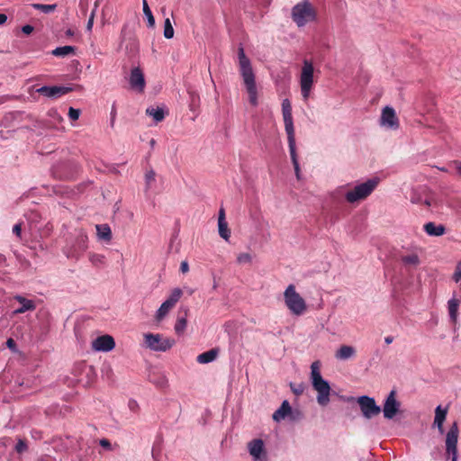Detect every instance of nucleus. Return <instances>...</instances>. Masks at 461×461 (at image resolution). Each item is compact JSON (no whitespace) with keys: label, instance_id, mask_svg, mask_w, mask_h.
<instances>
[{"label":"nucleus","instance_id":"nucleus-24","mask_svg":"<svg viewBox=\"0 0 461 461\" xmlns=\"http://www.w3.org/2000/svg\"><path fill=\"white\" fill-rule=\"evenodd\" d=\"M95 229L99 240H104L106 242L111 241L113 235L111 228L108 224H97Z\"/></svg>","mask_w":461,"mask_h":461},{"label":"nucleus","instance_id":"nucleus-41","mask_svg":"<svg viewBox=\"0 0 461 461\" xmlns=\"http://www.w3.org/2000/svg\"><path fill=\"white\" fill-rule=\"evenodd\" d=\"M99 445L106 451H113L118 444L113 445L111 441L107 438H101L99 440Z\"/></svg>","mask_w":461,"mask_h":461},{"label":"nucleus","instance_id":"nucleus-46","mask_svg":"<svg viewBox=\"0 0 461 461\" xmlns=\"http://www.w3.org/2000/svg\"><path fill=\"white\" fill-rule=\"evenodd\" d=\"M290 386H291V389L294 392V393L296 395L302 394L304 391V386L303 384H291Z\"/></svg>","mask_w":461,"mask_h":461},{"label":"nucleus","instance_id":"nucleus-37","mask_svg":"<svg viewBox=\"0 0 461 461\" xmlns=\"http://www.w3.org/2000/svg\"><path fill=\"white\" fill-rule=\"evenodd\" d=\"M89 260L95 266H101V265L104 264L105 258L104 255H101V254L90 253Z\"/></svg>","mask_w":461,"mask_h":461},{"label":"nucleus","instance_id":"nucleus-44","mask_svg":"<svg viewBox=\"0 0 461 461\" xmlns=\"http://www.w3.org/2000/svg\"><path fill=\"white\" fill-rule=\"evenodd\" d=\"M452 278L456 283H461V261L457 263Z\"/></svg>","mask_w":461,"mask_h":461},{"label":"nucleus","instance_id":"nucleus-28","mask_svg":"<svg viewBox=\"0 0 461 461\" xmlns=\"http://www.w3.org/2000/svg\"><path fill=\"white\" fill-rule=\"evenodd\" d=\"M146 113L149 116H151L154 119V121L157 122L163 121L165 118L164 110L162 108H158H158L149 107L146 110Z\"/></svg>","mask_w":461,"mask_h":461},{"label":"nucleus","instance_id":"nucleus-26","mask_svg":"<svg viewBox=\"0 0 461 461\" xmlns=\"http://www.w3.org/2000/svg\"><path fill=\"white\" fill-rule=\"evenodd\" d=\"M461 303V300L456 298V296H453L448 302V313L451 321L453 322L456 321L457 314H458V307Z\"/></svg>","mask_w":461,"mask_h":461},{"label":"nucleus","instance_id":"nucleus-17","mask_svg":"<svg viewBox=\"0 0 461 461\" xmlns=\"http://www.w3.org/2000/svg\"><path fill=\"white\" fill-rule=\"evenodd\" d=\"M14 300L20 303V306L14 310V314H22L36 308L34 301L26 299L22 295L14 296Z\"/></svg>","mask_w":461,"mask_h":461},{"label":"nucleus","instance_id":"nucleus-61","mask_svg":"<svg viewBox=\"0 0 461 461\" xmlns=\"http://www.w3.org/2000/svg\"><path fill=\"white\" fill-rule=\"evenodd\" d=\"M69 447H75L74 440H71V442H70V446H69Z\"/></svg>","mask_w":461,"mask_h":461},{"label":"nucleus","instance_id":"nucleus-56","mask_svg":"<svg viewBox=\"0 0 461 461\" xmlns=\"http://www.w3.org/2000/svg\"><path fill=\"white\" fill-rule=\"evenodd\" d=\"M7 16L5 14H0V25L5 23Z\"/></svg>","mask_w":461,"mask_h":461},{"label":"nucleus","instance_id":"nucleus-32","mask_svg":"<svg viewBox=\"0 0 461 461\" xmlns=\"http://www.w3.org/2000/svg\"><path fill=\"white\" fill-rule=\"evenodd\" d=\"M218 230H219V235L223 240H225L226 241H228L230 240V228L228 226V222L226 221L218 222Z\"/></svg>","mask_w":461,"mask_h":461},{"label":"nucleus","instance_id":"nucleus-45","mask_svg":"<svg viewBox=\"0 0 461 461\" xmlns=\"http://www.w3.org/2000/svg\"><path fill=\"white\" fill-rule=\"evenodd\" d=\"M80 113L81 112L79 109L70 107L68 110V117L72 122L77 121L79 118Z\"/></svg>","mask_w":461,"mask_h":461},{"label":"nucleus","instance_id":"nucleus-15","mask_svg":"<svg viewBox=\"0 0 461 461\" xmlns=\"http://www.w3.org/2000/svg\"><path fill=\"white\" fill-rule=\"evenodd\" d=\"M247 92L249 94V103L256 106L258 105V91H257V86L255 81V75H250L242 77Z\"/></svg>","mask_w":461,"mask_h":461},{"label":"nucleus","instance_id":"nucleus-18","mask_svg":"<svg viewBox=\"0 0 461 461\" xmlns=\"http://www.w3.org/2000/svg\"><path fill=\"white\" fill-rule=\"evenodd\" d=\"M447 411H448L447 407L442 408L440 405H438L435 409V418H434L433 426L438 428V432L440 434L444 433L443 424H444V421L446 420Z\"/></svg>","mask_w":461,"mask_h":461},{"label":"nucleus","instance_id":"nucleus-20","mask_svg":"<svg viewBox=\"0 0 461 461\" xmlns=\"http://www.w3.org/2000/svg\"><path fill=\"white\" fill-rule=\"evenodd\" d=\"M264 450V442L262 439H253L249 443V454L255 458L259 459L261 453Z\"/></svg>","mask_w":461,"mask_h":461},{"label":"nucleus","instance_id":"nucleus-54","mask_svg":"<svg viewBox=\"0 0 461 461\" xmlns=\"http://www.w3.org/2000/svg\"><path fill=\"white\" fill-rule=\"evenodd\" d=\"M71 91V88L70 87H67V86H59V95H66L68 94V92Z\"/></svg>","mask_w":461,"mask_h":461},{"label":"nucleus","instance_id":"nucleus-39","mask_svg":"<svg viewBox=\"0 0 461 461\" xmlns=\"http://www.w3.org/2000/svg\"><path fill=\"white\" fill-rule=\"evenodd\" d=\"M76 54V48L73 46H59V57H67Z\"/></svg>","mask_w":461,"mask_h":461},{"label":"nucleus","instance_id":"nucleus-12","mask_svg":"<svg viewBox=\"0 0 461 461\" xmlns=\"http://www.w3.org/2000/svg\"><path fill=\"white\" fill-rule=\"evenodd\" d=\"M115 341L110 335H102L97 337L92 342V348L96 351L108 352L114 348Z\"/></svg>","mask_w":461,"mask_h":461},{"label":"nucleus","instance_id":"nucleus-35","mask_svg":"<svg viewBox=\"0 0 461 461\" xmlns=\"http://www.w3.org/2000/svg\"><path fill=\"white\" fill-rule=\"evenodd\" d=\"M143 13L148 19V26L153 28L155 26V19L146 0H143Z\"/></svg>","mask_w":461,"mask_h":461},{"label":"nucleus","instance_id":"nucleus-60","mask_svg":"<svg viewBox=\"0 0 461 461\" xmlns=\"http://www.w3.org/2000/svg\"><path fill=\"white\" fill-rule=\"evenodd\" d=\"M51 53L54 55V56H58V47L56 49H54Z\"/></svg>","mask_w":461,"mask_h":461},{"label":"nucleus","instance_id":"nucleus-30","mask_svg":"<svg viewBox=\"0 0 461 461\" xmlns=\"http://www.w3.org/2000/svg\"><path fill=\"white\" fill-rule=\"evenodd\" d=\"M402 262L405 266L417 267L420 264V258L417 254H409L401 258Z\"/></svg>","mask_w":461,"mask_h":461},{"label":"nucleus","instance_id":"nucleus-64","mask_svg":"<svg viewBox=\"0 0 461 461\" xmlns=\"http://www.w3.org/2000/svg\"><path fill=\"white\" fill-rule=\"evenodd\" d=\"M426 205L429 206L430 205V203L429 201H426L425 202Z\"/></svg>","mask_w":461,"mask_h":461},{"label":"nucleus","instance_id":"nucleus-36","mask_svg":"<svg viewBox=\"0 0 461 461\" xmlns=\"http://www.w3.org/2000/svg\"><path fill=\"white\" fill-rule=\"evenodd\" d=\"M164 37L166 39L174 37V29L169 18H167L164 22Z\"/></svg>","mask_w":461,"mask_h":461},{"label":"nucleus","instance_id":"nucleus-51","mask_svg":"<svg viewBox=\"0 0 461 461\" xmlns=\"http://www.w3.org/2000/svg\"><path fill=\"white\" fill-rule=\"evenodd\" d=\"M226 221L225 210L221 207V208L219 210L218 222H219V221Z\"/></svg>","mask_w":461,"mask_h":461},{"label":"nucleus","instance_id":"nucleus-63","mask_svg":"<svg viewBox=\"0 0 461 461\" xmlns=\"http://www.w3.org/2000/svg\"><path fill=\"white\" fill-rule=\"evenodd\" d=\"M191 95H192V100L194 101V97H195L194 94L192 93Z\"/></svg>","mask_w":461,"mask_h":461},{"label":"nucleus","instance_id":"nucleus-16","mask_svg":"<svg viewBox=\"0 0 461 461\" xmlns=\"http://www.w3.org/2000/svg\"><path fill=\"white\" fill-rule=\"evenodd\" d=\"M381 122L389 128L396 129L399 127V121L396 117L395 111L389 106L384 108L381 115Z\"/></svg>","mask_w":461,"mask_h":461},{"label":"nucleus","instance_id":"nucleus-53","mask_svg":"<svg viewBox=\"0 0 461 461\" xmlns=\"http://www.w3.org/2000/svg\"><path fill=\"white\" fill-rule=\"evenodd\" d=\"M32 31L33 27L32 25L27 24L22 27V32L25 34H30L32 32Z\"/></svg>","mask_w":461,"mask_h":461},{"label":"nucleus","instance_id":"nucleus-4","mask_svg":"<svg viewBox=\"0 0 461 461\" xmlns=\"http://www.w3.org/2000/svg\"><path fill=\"white\" fill-rule=\"evenodd\" d=\"M287 308L295 315H302L306 310L304 299L295 291L294 285H289L284 293Z\"/></svg>","mask_w":461,"mask_h":461},{"label":"nucleus","instance_id":"nucleus-42","mask_svg":"<svg viewBox=\"0 0 461 461\" xmlns=\"http://www.w3.org/2000/svg\"><path fill=\"white\" fill-rule=\"evenodd\" d=\"M76 32H77V29L76 27H69L68 28L66 31H65V33L63 36H61V39L62 41H69L70 40H72L76 34Z\"/></svg>","mask_w":461,"mask_h":461},{"label":"nucleus","instance_id":"nucleus-13","mask_svg":"<svg viewBox=\"0 0 461 461\" xmlns=\"http://www.w3.org/2000/svg\"><path fill=\"white\" fill-rule=\"evenodd\" d=\"M131 89L142 93L145 89L146 82L143 72L140 68H134L131 71L129 79Z\"/></svg>","mask_w":461,"mask_h":461},{"label":"nucleus","instance_id":"nucleus-33","mask_svg":"<svg viewBox=\"0 0 461 461\" xmlns=\"http://www.w3.org/2000/svg\"><path fill=\"white\" fill-rule=\"evenodd\" d=\"M37 92L44 96L53 97L58 95V86H41L37 89Z\"/></svg>","mask_w":461,"mask_h":461},{"label":"nucleus","instance_id":"nucleus-50","mask_svg":"<svg viewBox=\"0 0 461 461\" xmlns=\"http://www.w3.org/2000/svg\"><path fill=\"white\" fill-rule=\"evenodd\" d=\"M6 346L8 348H10L13 351L16 350V343L12 338H10L6 340Z\"/></svg>","mask_w":461,"mask_h":461},{"label":"nucleus","instance_id":"nucleus-27","mask_svg":"<svg viewBox=\"0 0 461 461\" xmlns=\"http://www.w3.org/2000/svg\"><path fill=\"white\" fill-rule=\"evenodd\" d=\"M187 313H188V309H185V314L184 316H179L176 320V322L175 324V331L176 334L178 335H182L185 329H186V326H187V320H186V316H187Z\"/></svg>","mask_w":461,"mask_h":461},{"label":"nucleus","instance_id":"nucleus-9","mask_svg":"<svg viewBox=\"0 0 461 461\" xmlns=\"http://www.w3.org/2000/svg\"><path fill=\"white\" fill-rule=\"evenodd\" d=\"M282 114L285 123V130L287 134V140H295L294 127L292 115V105L288 99L282 102Z\"/></svg>","mask_w":461,"mask_h":461},{"label":"nucleus","instance_id":"nucleus-48","mask_svg":"<svg viewBox=\"0 0 461 461\" xmlns=\"http://www.w3.org/2000/svg\"><path fill=\"white\" fill-rule=\"evenodd\" d=\"M13 233L14 235H16L18 238H21V234H22V223H16L14 227H13Z\"/></svg>","mask_w":461,"mask_h":461},{"label":"nucleus","instance_id":"nucleus-21","mask_svg":"<svg viewBox=\"0 0 461 461\" xmlns=\"http://www.w3.org/2000/svg\"><path fill=\"white\" fill-rule=\"evenodd\" d=\"M219 348H214L197 356L196 361L200 364H208L214 361L219 355Z\"/></svg>","mask_w":461,"mask_h":461},{"label":"nucleus","instance_id":"nucleus-43","mask_svg":"<svg viewBox=\"0 0 461 461\" xmlns=\"http://www.w3.org/2000/svg\"><path fill=\"white\" fill-rule=\"evenodd\" d=\"M156 173L154 170H149L145 174V180L147 187L149 188L151 184L155 181Z\"/></svg>","mask_w":461,"mask_h":461},{"label":"nucleus","instance_id":"nucleus-10","mask_svg":"<svg viewBox=\"0 0 461 461\" xmlns=\"http://www.w3.org/2000/svg\"><path fill=\"white\" fill-rule=\"evenodd\" d=\"M87 236L80 234L77 237L75 244L69 249H64L68 258H78L87 249Z\"/></svg>","mask_w":461,"mask_h":461},{"label":"nucleus","instance_id":"nucleus-23","mask_svg":"<svg viewBox=\"0 0 461 461\" xmlns=\"http://www.w3.org/2000/svg\"><path fill=\"white\" fill-rule=\"evenodd\" d=\"M356 354V349L352 346L343 345L336 352L337 359L346 360L352 357Z\"/></svg>","mask_w":461,"mask_h":461},{"label":"nucleus","instance_id":"nucleus-38","mask_svg":"<svg viewBox=\"0 0 461 461\" xmlns=\"http://www.w3.org/2000/svg\"><path fill=\"white\" fill-rule=\"evenodd\" d=\"M32 7L36 10H40L45 14L55 11L57 5H42V4H33Z\"/></svg>","mask_w":461,"mask_h":461},{"label":"nucleus","instance_id":"nucleus-1","mask_svg":"<svg viewBox=\"0 0 461 461\" xmlns=\"http://www.w3.org/2000/svg\"><path fill=\"white\" fill-rule=\"evenodd\" d=\"M311 380L313 389L317 392V402L321 406H327L330 402L331 388L321 375L319 361L313 362L311 366Z\"/></svg>","mask_w":461,"mask_h":461},{"label":"nucleus","instance_id":"nucleus-3","mask_svg":"<svg viewBox=\"0 0 461 461\" xmlns=\"http://www.w3.org/2000/svg\"><path fill=\"white\" fill-rule=\"evenodd\" d=\"M379 183L378 178L368 179L366 182L356 185L353 189L348 190L345 198L347 202L354 203L356 202L365 200L375 189Z\"/></svg>","mask_w":461,"mask_h":461},{"label":"nucleus","instance_id":"nucleus-7","mask_svg":"<svg viewBox=\"0 0 461 461\" xmlns=\"http://www.w3.org/2000/svg\"><path fill=\"white\" fill-rule=\"evenodd\" d=\"M145 344L154 351H167L174 345V340L161 334L148 333L144 335Z\"/></svg>","mask_w":461,"mask_h":461},{"label":"nucleus","instance_id":"nucleus-47","mask_svg":"<svg viewBox=\"0 0 461 461\" xmlns=\"http://www.w3.org/2000/svg\"><path fill=\"white\" fill-rule=\"evenodd\" d=\"M26 449H27V445H26L25 441H23V439H19L18 442L15 445V450L18 453H23Z\"/></svg>","mask_w":461,"mask_h":461},{"label":"nucleus","instance_id":"nucleus-11","mask_svg":"<svg viewBox=\"0 0 461 461\" xmlns=\"http://www.w3.org/2000/svg\"><path fill=\"white\" fill-rule=\"evenodd\" d=\"M400 402L396 400V392L391 391L384 403V416L385 419H393L399 411Z\"/></svg>","mask_w":461,"mask_h":461},{"label":"nucleus","instance_id":"nucleus-59","mask_svg":"<svg viewBox=\"0 0 461 461\" xmlns=\"http://www.w3.org/2000/svg\"><path fill=\"white\" fill-rule=\"evenodd\" d=\"M101 1H102V0H95V8H94V10H96V8L98 7V5H99V4H100V2H101Z\"/></svg>","mask_w":461,"mask_h":461},{"label":"nucleus","instance_id":"nucleus-57","mask_svg":"<svg viewBox=\"0 0 461 461\" xmlns=\"http://www.w3.org/2000/svg\"><path fill=\"white\" fill-rule=\"evenodd\" d=\"M159 456H160V453H159V452H157V451L155 450V448L153 447V449H152V457H153L155 460H158V457H159Z\"/></svg>","mask_w":461,"mask_h":461},{"label":"nucleus","instance_id":"nucleus-31","mask_svg":"<svg viewBox=\"0 0 461 461\" xmlns=\"http://www.w3.org/2000/svg\"><path fill=\"white\" fill-rule=\"evenodd\" d=\"M174 307L170 305V303H167L166 301L160 305L158 310L156 313V320L158 321H162L169 312L170 310H172Z\"/></svg>","mask_w":461,"mask_h":461},{"label":"nucleus","instance_id":"nucleus-55","mask_svg":"<svg viewBox=\"0 0 461 461\" xmlns=\"http://www.w3.org/2000/svg\"><path fill=\"white\" fill-rule=\"evenodd\" d=\"M455 164L457 174L461 176V161H456Z\"/></svg>","mask_w":461,"mask_h":461},{"label":"nucleus","instance_id":"nucleus-25","mask_svg":"<svg viewBox=\"0 0 461 461\" xmlns=\"http://www.w3.org/2000/svg\"><path fill=\"white\" fill-rule=\"evenodd\" d=\"M291 412V406L287 401H284L281 406L274 412L273 420L280 421Z\"/></svg>","mask_w":461,"mask_h":461},{"label":"nucleus","instance_id":"nucleus-49","mask_svg":"<svg viewBox=\"0 0 461 461\" xmlns=\"http://www.w3.org/2000/svg\"><path fill=\"white\" fill-rule=\"evenodd\" d=\"M95 10H93L92 13H91V15L88 19V22H87V24H86V29L88 31H91L92 30V27H93V23H94V18H95Z\"/></svg>","mask_w":461,"mask_h":461},{"label":"nucleus","instance_id":"nucleus-8","mask_svg":"<svg viewBox=\"0 0 461 461\" xmlns=\"http://www.w3.org/2000/svg\"><path fill=\"white\" fill-rule=\"evenodd\" d=\"M361 412L366 419H371L381 412L380 406L376 405L374 398L369 396H360L357 398Z\"/></svg>","mask_w":461,"mask_h":461},{"label":"nucleus","instance_id":"nucleus-34","mask_svg":"<svg viewBox=\"0 0 461 461\" xmlns=\"http://www.w3.org/2000/svg\"><path fill=\"white\" fill-rule=\"evenodd\" d=\"M183 294V292L180 288H175L172 290L169 297L166 300L167 303H170L172 307H175L176 303L179 301Z\"/></svg>","mask_w":461,"mask_h":461},{"label":"nucleus","instance_id":"nucleus-58","mask_svg":"<svg viewBox=\"0 0 461 461\" xmlns=\"http://www.w3.org/2000/svg\"><path fill=\"white\" fill-rule=\"evenodd\" d=\"M393 341V336H387V337L384 338V342L387 345L391 344Z\"/></svg>","mask_w":461,"mask_h":461},{"label":"nucleus","instance_id":"nucleus-14","mask_svg":"<svg viewBox=\"0 0 461 461\" xmlns=\"http://www.w3.org/2000/svg\"><path fill=\"white\" fill-rule=\"evenodd\" d=\"M240 72L242 77L254 75L249 59L246 56L244 48L240 45L238 49Z\"/></svg>","mask_w":461,"mask_h":461},{"label":"nucleus","instance_id":"nucleus-52","mask_svg":"<svg viewBox=\"0 0 461 461\" xmlns=\"http://www.w3.org/2000/svg\"><path fill=\"white\" fill-rule=\"evenodd\" d=\"M180 271L184 274L187 273L189 271V266L186 261H183L180 265Z\"/></svg>","mask_w":461,"mask_h":461},{"label":"nucleus","instance_id":"nucleus-2","mask_svg":"<svg viewBox=\"0 0 461 461\" xmlns=\"http://www.w3.org/2000/svg\"><path fill=\"white\" fill-rule=\"evenodd\" d=\"M317 9L308 1L299 2L292 8L291 17L298 27L317 20Z\"/></svg>","mask_w":461,"mask_h":461},{"label":"nucleus","instance_id":"nucleus-19","mask_svg":"<svg viewBox=\"0 0 461 461\" xmlns=\"http://www.w3.org/2000/svg\"><path fill=\"white\" fill-rule=\"evenodd\" d=\"M423 229L429 236L439 237L445 234L446 228L442 224L436 225L434 222L429 221L424 224Z\"/></svg>","mask_w":461,"mask_h":461},{"label":"nucleus","instance_id":"nucleus-29","mask_svg":"<svg viewBox=\"0 0 461 461\" xmlns=\"http://www.w3.org/2000/svg\"><path fill=\"white\" fill-rule=\"evenodd\" d=\"M57 120V110L51 109L48 112L46 118L43 119V122L47 128H55Z\"/></svg>","mask_w":461,"mask_h":461},{"label":"nucleus","instance_id":"nucleus-62","mask_svg":"<svg viewBox=\"0 0 461 461\" xmlns=\"http://www.w3.org/2000/svg\"><path fill=\"white\" fill-rule=\"evenodd\" d=\"M154 144H155V140L152 139V140H150V145L153 147V146H154Z\"/></svg>","mask_w":461,"mask_h":461},{"label":"nucleus","instance_id":"nucleus-40","mask_svg":"<svg viewBox=\"0 0 461 461\" xmlns=\"http://www.w3.org/2000/svg\"><path fill=\"white\" fill-rule=\"evenodd\" d=\"M237 262L240 265L251 264L252 256L249 253H240L237 257Z\"/></svg>","mask_w":461,"mask_h":461},{"label":"nucleus","instance_id":"nucleus-22","mask_svg":"<svg viewBox=\"0 0 461 461\" xmlns=\"http://www.w3.org/2000/svg\"><path fill=\"white\" fill-rule=\"evenodd\" d=\"M288 147L291 156V160L294 167V172L296 175L297 179H300V166L297 159V154H296V144L295 140H288Z\"/></svg>","mask_w":461,"mask_h":461},{"label":"nucleus","instance_id":"nucleus-6","mask_svg":"<svg viewBox=\"0 0 461 461\" xmlns=\"http://www.w3.org/2000/svg\"><path fill=\"white\" fill-rule=\"evenodd\" d=\"M459 429L456 421L453 422L446 435V454L451 456V461H457V441Z\"/></svg>","mask_w":461,"mask_h":461},{"label":"nucleus","instance_id":"nucleus-5","mask_svg":"<svg viewBox=\"0 0 461 461\" xmlns=\"http://www.w3.org/2000/svg\"><path fill=\"white\" fill-rule=\"evenodd\" d=\"M313 72L314 68L311 61L304 60L302 68L300 85L302 95L304 99H307L310 95V92L313 86Z\"/></svg>","mask_w":461,"mask_h":461}]
</instances>
